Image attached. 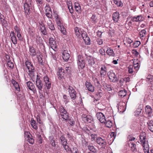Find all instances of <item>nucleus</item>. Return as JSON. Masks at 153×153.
<instances>
[{
    "instance_id": "1",
    "label": "nucleus",
    "mask_w": 153,
    "mask_h": 153,
    "mask_svg": "<svg viewBox=\"0 0 153 153\" xmlns=\"http://www.w3.org/2000/svg\"><path fill=\"white\" fill-rule=\"evenodd\" d=\"M25 65L28 70V74L33 82L35 81L36 78V85L38 91L40 92L43 87V84L40 79V77L35 74V68L33 64L28 61L25 62Z\"/></svg>"
},
{
    "instance_id": "2",
    "label": "nucleus",
    "mask_w": 153,
    "mask_h": 153,
    "mask_svg": "<svg viewBox=\"0 0 153 153\" xmlns=\"http://www.w3.org/2000/svg\"><path fill=\"white\" fill-rule=\"evenodd\" d=\"M32 2V0H26L24 5V10L25 12L29 14L30 13V9Z\"/></svg>"
},
{
    "instance_id": "3",
    "label": "nucleus",
    "mask_w": 153,
    "mask_h": 153,
    "mask_svg": "<svg viewBox=\"0 0 153 153\" xmlns=\"http://www.w3.org/2000/svg\"><path fill=\"white\" fill-rule=\"evenodd\" d=\"M77 63L79 68L83 69L85 67V58L82 55H79L77 56Z\"/></svg>"
},
{
    "instance_id": "4",
    "label": "nucleus",
    "mask_w": 153,
    "mask_h": 153,
    "mask_svg": "<svg viewBox=\"0 0 153 153\" xmlns=\"http://www.w3.org/2000/svg\"><path fill=\"white\" fill-rule=\"evenodd\" d=\"M59 111L62 118L65 121L67 120L68 117V114L63 106L60 107Z\"/></svg>"
},
{
    "instance_id": "5",
    "label": "nucleus",
    "mask_w": 153,
    "mask_h": 153,
    "mask_svg": "<svg viewBox=\"0 0 153 153\" xmlns=\"http://www.w3.org/2000/svg\"><path fill=\"white\" fill-rule=\"evenodd\" d=\"M60 140L62 145L63 146L64 149L66 152H69L70 150V148L67 145V140L64 136H62L60 137Z\"/></svg>"
},
{
    "instance_id": "6",
    "label": "nucleus",
    "mask_w": 153,
    "mask_h": 153,
    "mask_svg": "<svg viewBox=\"0 0 153 153\" xmlns=\"http://www.w3.org/2000/svg\"><path fill=\"white\" fill-rule=\"evenodd\" d=\"M97 143L101 146V148L104 149L106 146V142L105 139L101 137H98L96 140Z\"/></svg>"
},
{
    "instance_id": "7",
    "label": "nucleus",
    "mask_w": 153,
    "mask_h": 153,
    "mask_svg": "<svg viewBox=\"0 0 153 153\" xmlns=\"http://www.w3.org/2000/svg\"><path fill=\"white\" fill-rule=\"evenodd\" d=\"M68 89L71 97L73 100H74L76 97V91L73 87L71 86H69Z\"/></svg>"
},
{
    "instance_id": "8",
    "label": "nucleus",
    "mask_w": 153,
    "mask_h": 153,
    "mask_svg": "<svg viewBox=\"0 0 153 153\" xmlns=\"http://www.w3.org/2000/svg\"><path fill=\"white\" fill-rule=\"evenodd\" d=\"M49 44L51 48L54 52V54L55 53V49L57 48V46L56 44V41L54 40L53 38H51L49 39Z\"/></svg>"
},
{
    "instance_id": "9",
    "label": "nucleus",
    "mask_w": 153,
    "mask_h": 153,
    "mask_svg": "<svg viewBox=\"0 0 153 153\" xmlns=\"http://www.w3.org/2000/svg\"><path fill=\"white\" fill-rule=\"evenodd\" d=\"M45 14L46 16L48 18L51 19L52 17V13L49 4H47L45 7Z\"/></svg>"
},
{
    "instance_id": "10",
    "label": "nucleus",
    "mask_w": 153,
    "mask_h": 153,
    "mask_svg": "<svg viewBox=\"0 0 153 153\" xmlns=\"http://www.w3.org/2000/svg\"><path fill=\"white\" fill-rule=\"evenodd\" d=\"M96 116L97 118L101 123H105L106 120L105 115L103 113L101 112H98L96 114Z\"/></svg>"
},
{
    "instance_id": "11",
    "label": "nucleus",
    "mask_w": 153,
    "mask_h": 153,
    "mask_svg": "<svg viewBox=\"0 0 153 153\" xmlns=\"http://www.w3.org/2000/svg\"><path fill=\"white\" fill-rule=\"evenodd\" d=\"M144 17L142 15L135 16L131 18V20L130 21V23H131L132 22H139L142 21L144 20Z\"/></svg>"
},
{
    "instance_id": "12",
    "label": "nucleus",
    "mask_w": 153,
    "mask_h": 153,
    "mask_svg": "<svg viewBox=\"0 0 153 153\" xmlns=\"http://www.w3.org/2000/svg\"><path fill=\"white\" fill-rule=\"evenodd\" d=\"M108 75L111 81L115 82L117 81V78L114 73L109 71L108 73Z\"/></svg>"
},
{
    "instance_id": "13",
    "label": "nucleus",
    "mask_w": 153,
    "mask_h": 153,
    "mask_svg": "<svg viewBox=\"0 0 153 153\" xmlns=\"http://www.w3.org/2000/svg\"><path fill=\"white\" fill-rule=\"evenodd\" d=\"M145 111L148 117H150L152 114V109L151 107L149 105H146L145 108Z\"/></svg>"
},
{
    "instance_id": "14",
    "label": "nucleus",
    "mask_w": 153,
    "mask_h": 153,
    "mask_svg": "<svg viewBox=\"0 0 153 153\" xmlns=\"http://www.w3.org/2000/svg\"><path fill=\"white\" fill-rule=\"evenodd\" d=\"M39 30L44 35H46L47 34V32L44 24L42 22L39 23Z\"/></svg>"
},
{
    "instance_id": "15",
    "label": "nucleus",
    "mask_w": 153,
    "mask_h": 153,
    "mask_svg": "<svg viewBox=\"0 0 153 153\" xmlns=\"http://www.w3.org/2000/svg\"><path fill=\"white\" fill-rule=\"evenodd\" d=\"M43 79L44 82L47 89H50L51 86V82L49 80V78L47 76L44 77Z\"/></svg>"
},
{
    "instance_id": "16",
    "label": "nucleus",
    "mask_w": 153,
    "mask_h": 153,
    "mask_svg": "<svg viewBox=\"0 0 153 153\" xmlns=\"http://www.w3.org/2000/svg\"><path fill=\"white\" fill-rule=\"evenodd\" d=\"M82 117L83 121L85 123H91L93 119L91 116L90 115H87L85 114H83Z\"/></svg>"
},
{
    "instance_id": "17",
    "label": "nucleus",
    "mask_w": 153,
    "mask_h": 153,
    "mask_svg": "<svg viewBox=\"0 0 153 153\" xmlns=\"http://www.w3.org/2000/svg\"><path fill=\"white\" fill-rule=\"evenodd\" d=\"M62 58L65 61H67L70 57L69 54L67 50H64L62 52Z\"/></svg>"
},
{
    "instance_id": "18",
    "label": "nucleus",
    "mask_w": 153,
    "mask_h": 153,
    "mask_svg": "<svg viewBox=\"0 0 153 153\" xmlns=\"http://www.w3.org/2000/svg\"><path fill=\"white\" fill-rule=\"evenodd\" d=\"M85 85L88 90L91 92H93L94 91V87L91 83L86 82Z\"/></svg>"
},
{
    "instance_id": "19",
    "label": "nucleus",
    "mask_w": 153,
    "mask_h": 153,
    "mask_svg": "<svg viewBox=\"0 0 153 153\" xmlns=\"http://www.w3.org/2000/svg\"><path fill=\"white\" fill-rule=\"evenodd\" d=\"M107 68L105 65H102L100 68V74L101 77L104 76L106 74Z\"/></svg>"
},
{
    "instance_id": "20",
    "label": "nucleus",
    "mask_w": 153,
    "mask_h": 153,
    "mask_svg": "<svg viewBox=\"0 0 153 153\" xmlns=\"http://www.w3.org/2000/svg\"><path fill=\"white\" fill-rule=\"evenodd\" d=\"M27 85L28 88L30 90L33 91L34 93L36 92V89L35 88L34 85L30 81H29L27 82Z\"/></svg>"
},
{
    "instance_id": "21",
    "label": "nucleus",
    "mask_w": 153,
    "mask_h": 153,
    "mask_svg": "<svg viewBox=\"0 0 153 153\" xmlns=\"http://www.w3.org/2000/svg\"><path fill=\"white\" fill-rule=\"evenodd\" d=\"M88 65L90 67H93L95 64L94 58L93 57L89 56L87 58Z\"/></svg>"
},
{
    "instance_id": "22",
    "label": "nucleus",
    "mask_w": 153,
    "mask_h": 153,
    "mask_svg": "<svg viewBox=\"0 0 153 153\" xmlns=\"http://www.w3.org/2000/svg\"><path fill=\"white\" fill-rule=\"evenodd\" d=\"M142 144L145 153H150L149 152V147L148 142L146 141L143 143H141Z\"/></svg>"
},
{
    "instance_id": "23",
    "label": "nucleus",
    "mask_w": 153,
    "mask_h": 153,
    "mask_svg": "<svg viewBox=\"0 0 153 153\" xmlns=\"http://www.w3.org/2000/svg\"><path fill=\"white\" fill-rule=\"evenodd\" d=\"M10 36L11 37V40L13 43L14 45L17 44V39L14 32L12 31L10 33Z\"/></svg>"
},
{
    "instance_id": "24",
    "label": "nucleus",
    "mask_w": 153,
    "mask_h": 153,
    "mask_svg": "<svg viewBox=\"0 0 153 153\" xmlns=\"http://www.w3.org/2000/svg\"><path fill=\"white\" fill-rule=\"evenodd\" d=\"M25 134H27V140L28 142L30 144H32L34 143V140L32 137V136L30 135L29 132H26L25 133Z\"/></svg>"
},
{
    "instance_id": "25",
    "label": "nucleus",
    "mask_w": 153,
    "mask_h": 153,
    "mask_svg": "<svg viewBox=\"0 0 153 153\" xmlns=\"http://www.w3.org/2000/svg\"><path fill=\"white\" fill-rule=\"evenodd\" d=\"M57 75L58 76V78L59 79H62V78L63 77L64 75V70L63 69L61 68L59 69L58 70V71L57 73Z\"/></svg>"
},
{
    "instance_id": "26",
    "label": "nucleus",
    "mask_w": 153,
    "mask_h": 153,
    "mask_svg": "<svg viewBox=\"0 0 153 153\" xmlns=\"http://www.w3.org/2000/svg\"><path fill=\"white\" fill-rule=\"evenodd\" d=\"M146 133L144 132H142L140 134V139L141 143H143L146 142Z\"/></svg>"
},
{
    "instance_id": "27",
    "label": "nucleus",
    "mask_w": 153,
    "mask_h": 153,
    "mask_svg": "<svg viewBox=\"0 0 153 153\" xmlns=\"http://www.w3.org/2000/svg\"><path fill=\"white\" fill-rule=\"evenodd\" d=\"M119 14L118 12H116L113 14V19L115 22H118L119 18Z\"/></svg>"
},
{
    "instance_id": "28",
    "label": "nucleus",
    "mask_w": 153,
    "mask_h": 153,
    "mask_svg": "<svg viewBox=\"0 0 153 153\" xmlns=\"http://www.w3.org/2000/svg\"><path fill=\"white\" fill-rule=\"evenodd\" d=\"M83 30L79 28L76 27L74 28V31L76 36L78 38H80L81 34Z\"/></svg>"
},
{
    "instance_id": "29",
    "label": "nucleus",
    "mask_w": 153,
    "mask_h": 153,
    "mask_svg": "<svg viewBox=\"0 0 153 153\" xmlns=\"http://www.w3.org/2000/svg\"><path fill=\"white\" fill-rule=\"evenodd\" d=\"M88 149L90 151L94 153L96 152L97 151V149L92 144H90L88 146Z\"/></svg>"
},
{
    "instance_id": "30",
    "label": "nucleus",
    "mask_w": 153,
    "mask_h": 153,
    "mask_svg": "<svg viewBox=\"0 0 153 153\" xmlns=\"http://www.w3.org/2000/svg\"><path fill=\"white\" fill-rule=\"evenodd\" d=\"M93 80L94 81L95 86L98 88H100L101 85L98 79L96 77H93Z\"/></svg>"
},
{
    "instance_id": "31",
    "label": "nucleus",
    "mask_w": 153,
    "mask_h": 153,
    "mask_svg": "<svg viewBox=\"0 0 153 153\" xmlns=\"http://www.w3.org/2000/svg\"><path fill=\"white\" fill-rule=\"evenodd\" d=\"M0 14V19L1 22L2 24V25L3 26L6 27L7 25V22L5 20L4 16L2 15L1 13Z\"/></svg>"
},
{
    "instance_id": "32",
    "label": "nucleus",
    "mask_w": 153,
    "mask_h": 153,
    "mask_svg": "<svg viewBox=\"0 0 153 153\" xmlns=\"http://www.w3.org/2000/svg\"><path fill=\"white\" fill-rule=\"evenodd\" d=\"M106 53L108 55L111 56H114L115 55L113 50L108 47L107 48Z\"/></svg>"
},
{
    "instance_id": "33",
    "label": "nucleus",
    "mask_w": 153,
    "mask_h": 153,
    "mask_svg": "<svg viewBox=\"0 0 153 153\" xmlns=\"http://www.w3.org/2000/svg\"><path fill=\"white\" fill-rule=\"evenodd\" d=\"M127 94L126 91L124 89H122L120 91L118 92V95L121 98H123Z\"/></svg>"
},
{
    "instance_id": "34",
    "label": "nucleus",
    "mask_w": 153,
    "mask_h": 153,
    "mask_svg": "<svg viewBox=\"0 0 153 153\" xmlns=\"http://www.w3.org/2000/svg\"><path fill=\"white\" fill-rule=\"evenodd\" d=\"M90 21L92 23L95 24L98 22V19L97 16L95 15H93L91 18Z\"/></svg>"
},
{
    "instance_id": "35",
    "label": "nucleus",
    "mask_w": 153,
    "mask_h": 153,
    "mask_svg": "<svg viewBox=\"0 0 153 153\" xmlns=\"http://www.w3.org/2000/svg\"><path fill=\"white\" fill-rule=\"evenodd\" d=\"M30 124L31 126L35 130H37L38 129V126L35 120L33 119H31L30 122Z\"/></svg>"
},
{
    "instance_id": "36",
    "label": "nucleus",
    "mask_w": 153,
    "mask_h": 153,
    "mask_svg": "<svg viewBox=\"0 0 153 153\" xmlns=\"http://www.w3.org/2000/svg\"><path fill=\"white\" fill-rule=\"evenodd\" d=\"M75 8L76 11L77 13H79L81 11V7L78 3H75Z\"/></svg>"
},
{
    "instance_id": "37",
    "label": "nucleus",
    "mask_w": 153,
    "mask_h": 153,
    "mask_svg": "<svg viewBox=\"0 0 153 153\" xmlns=\"http://www.w3.org/2000/svg\"><path fill=\"white\" fill-rule=\"evenodd\" d=\"M12 83L13 84L16 89L17 91H19L20 88L18 83L14 80L12 81Z\"/></svg>"
},
{
    "instance_id": "38",
    "label": "nucleus",
    "mask_w": 153,
    "mask_h": 153,
    "mask_svg": "<svg viewBox=\"0 0 153 153\" xmlns=\"http://www.w3.org/2000/svg\"><path fill=\"white\" fill-rule=\"evenodd\" d=\"M67 5L68 6V8L69 9V11L72 14L74 12V10L73 9L72 6L71 2V1H69L67 3Z\"/></svg>"
},
{
    "instance_id": "39",
    "label": "nucleus",
    "mask_w": 153,
    "mask_h": 153,
    "mask_svg": "<svg viewBox=\"0 0 153 153\" xmlns=\"http://www.w3.org/2000/svg\"><path fill=\"white\" fill-rule=\"evenodd\" d=\"M146 31L145 29L142 30L140 32V38L143 39L146 36Z\"/></svg>"
},
{
    "instance_id": "40",
    "label": "nucleus",
    "mask_w": 153,
    "mask_h": 153,
    "mask_svg": "<svg viewBox=\"0 0 153 153\" xmlns=\"http://www.w3.org/2000/svg\"><path fill=\"white\" fill-rule=\"evenodd\" d=\"M67 120L68 121V123L71 126H73L75 124V122L73 118L71 117L68 118V117Z\"/></svg>"
},
{
    "instance_id": "41",
    "label": "nucleus",
    "mask_w": 153,
    "mask_h": 153,
    "mask_svg": "<svg viewBox=\"0 0 153 153\" xmlns=\"http://www.w3.org/2000/svg\"><path fill=\"white\" fill-rule=\"evenodd\" d=\"M128 71L129 73L133 74L136 71L133 68V66L132 65H130L128 67Z\"/></svg>"
},
{
    "instance_id": "42",
    "label": "nucleus",
    "mask_w": 153,
    "mask_h": 153,
    "mask_svg": "<svg viewBox=\"0 0 153 153\" xmlns=\"http://www.w3.org/2000/svg\"><path fill=\"white\" fill-rule=\"evenodd\" d=\"M114 2L118 7H122L123 6V4L120 0H114Z\"/></svg>"
},
{
    "instance_id": "43",
    "label": "nucleus",
    "mask_w": 153,
    "mask_h": 153,
    "mask_svg": "<svg viewBox=\"0 0 153 153\" xmlns=\"http://www.w3.org/2000/svg\"><path fill=\"white\" fill-rule=\"evenodd\" d=\"M63 100L64 103L66 105L69 102V97L66 95H64L63 96Z\"/></svg>"
},
{
    "instance_id": "44",
    "label": "nucleus",
    "mask_w": 153,
    "mask_h": 153,
    "mask_svg": "<svg viewBox=\"0 0 153 153\" xmlns=\"http://www.w3.org/2000/svg\"><path fill=\"white\" fill-rule=\"evenodd\" d=\"M30 52V54L32 56H35L36 54V53L35 51V50L34 48L33 47H30V48L29 49Z\"/></svg>"
},
{
    "instance_id": "45",
    "label": "nucleus",
    "mask_w": 153,
    "mask_h": 153,
    "mask_svg": "<svg viewBox=\"0 0 153 153\" xmlns=\"http://www.w3.org/2000/svg\"><path fill=\"white\" fill-rule=\"evenodd\" d=\"M58 28L60 30L61 33L64 35L66 34V31L65 28L64 27L63 25L58 27Z\"/></svg>"
},
{
    "instance_id": "46",
    "label": "nucleus",
    "mask_w": 153,
    "mask_h": 153,
    "mask_svg": "<svg viewBox=\"0 0 153 153\" xmlns=\"http://www.w3.org/2000/svg\"><path fill=\"white\" fill-rule=\"evenodd\" d=\"M85 43L87 45H90L91 44V40L90 38L88 36L87 37H85L84 39Z\"/></svg>"
},
{
    "instance_id": "47",
    "label": "nucleus",
    "mask_w": 153,
    "mask_h": 153,
    "mask_svg": "<svg viewBox=\"0 0 153 153\" xmlns=\"http://www.w3.org/2000/svg\"><path fill=\"white\" fill-rule=\"evenodd\" d=\"M105 125L108 128H111L112 126V122L109 120H106L105 122Z\"/></svg>"
},
{
    "instance_id": "48",
    "label": "nucleus",
    "mask_w": 153,
    "mask_h": 153,
    "mask_svg": "<svg viewBox=\"0 0 153 153\" xmlns=\"http://www.w3.org/2000/svg\"><path fill=\"white\" fill-rule=\"evenodd\" d=\"M56 24L58 27L60 26H61V25H63L62 23L61 22V20L60 18L59 19H56Z\"/></svg>"
},
{
    "instance_id": "49",
    "label": "nucleus",
    "mask_w": 153,
    "mask_h": 153,
    "mask_svg": "<svg viewBox=\"0 0 153 153\" xmlns=\"http://www.w3.org/2000/svg\"><path fill=\"white\" fill-rule=\"evenodd\" d=\"M103 87L105 90L109 91L112 90L111 86L109 85L105 84L103 85Z\"/></svg>"
},
{
    "instance_id": "50",
    "label": "nucleus",
    "mask_w": 153,
    "mask_h": 153,
    "mask_svg": "<svg viewBox=\"0 0 153 153\" xmlns=\"http://www.w3.org/2000/svg\"><path fill=\"white\" fill-rule=\"evenodd\" d=\"M7 62V65L8 67L10 68H12L14 67L13 63L9 60H8Z\"/></svg>"
},
{
    "instance_id": "51",
    "label": "nucleus",
    "mask_w": 153,
    "mask_h": 153,
    "mask_svg": "<svg viewBox=\"0 0 153 153\" xmlns=\"http://www.w3.org/2000/svg\"><path fill=\"white\" fill-rule=\"evenodd\" d=\"M69 151L71 152V153H79L78 150L76 147H74L72 149H70Z\"/></svg>"
},
{
    "instance_id": "52",
    "label": "nucleus",
    "mask_w": 153,
    "mask_h": 153,
    "mask_svg": "<svg viewBox=\"0 0 153 153\" xmlns=\"http://www.w3.org/2000/svg\"><path fill=\"white\" fill-rule=\"evenodd\" d=\"M90 136L91 137V139L92 141L95 140L96 139H97V135L94 134H91Z\"/></svg>"
},
{
    "instance_id": "53",
    "label": "nucleus",
    "mask_w": 153,
    "mask_h": 153,
    "mask_svg": "<svg viewBox=\"0 0 153 153\" xmlns=\"http://www.w3.org/2000/svg\"><path fill=\"white\" fill-rule=\"evenodd\" d=\"M140 42L139 41H137L134 42L133 44V46L134 48L137 47L140 44Z\"/></svg>"
},
{
    "instance_id": "54",
    "label": "nucleus",
    "mask_w": 153,
    "mask_h": 153,
    "mask_svg": "<svg viewBox=\"0 0 153 153\" xmlns=\"http://www.w3.org/2000/svg\"><path fill=\"white\" fill-rule=\"evenodd\" d=\"M81 35L83 39H84L85 37L88 36L86 32L83 30L82 31Z\"/></svg>"
},
{
    "instance_id": "55",
    "label": "nucleus",
    "mask_w": 153,
    "mask_h": 153,
    "mask_svg": "<svg viewBox=\"0 0 153 153\" xmlns=\"http://www.w3.org/2000/svg\"><path fill=\"white\" fill-rule=\"evenodd\" d=\"M131 53L135 56H137L139 55L138 52L135 50H133L131 51Z\"/></svg>"
},
{
    "instance_id": "56",
    "label": "nucleus",
    "mask_w": 153,
    "mask_h": 153,
    "mask_svg": "<svg viewBox=\"0 0 153 153\" xmlns=\"http://www.w3.org/2000/svg\"><path fill=\"white\" fill-rule=\"evenodd\" d=\"M96 42L98 45H101L102 44L103 41L102 40L100 39H97L96 40Z\"/></svg>"
},
{
    "instance_id": "57",
    "label": "nucleus",
    "mask_w": 153,
    "mask_h": 153,
    "mask_svg": "<svg viewBox=\"0 0 153 153\" xmlns=\"http://www.w3.org/2000/svg\"><path fill=\"white\" fill-rule=\"evenodd\" d=\"M134 69L136 71H137L138 70L139 68V63L138 62H137V63H135V65H134Z\"/></svg>"
},
{
    "instance_id": "58",
    "label": "nucleus",
    "mask_w": 153,
    "mask_h": 153,
    "mask_svg": "<svg viewBox=\"0 0 153 153\" xmlns=\"http://www.w3.org/2000/svg\"><path fill=\"white\" fill-rule=\"evenodd\" d=\"M42 55H39L37 56V59L39 62L41 64H42Z\"/></svg>"
},
{
    "instance_id": "59",
    "label": "nucleus",
    "mask_w": 153,
    "mask_h": 153,
    "mask_svg": "<svg viewBox=\"0 0 153 153\" xmlns=\"http://www.w3.org/2000/svg\"><path fill=\"white\" fill-rule=\"evenodd\" d=\"M99 52L100 54L102 55H105V51L104 49L103 48H101L99 51Z\"/></svg>"
},
{
    "instance_id": "60",
    "label": "nucleus",
    "mask_w": 153,
    "mask_h": 153,
    "mask_svg": "<svg viewBox=\"0 0 153 153\" xmlns=\"http://www.w3.org/2000/svg\"><path fill=\"white\" fill-rule=\"evenodd\" d=\"M43 0H35L36 4L39 5L42 4H43Z\"/></svg>"
},
{
    "instance_id": "61",
    "label": "nucleus",
    "mask_w": 153,
    "mask_h": 153,
    "mask_svg": "<svg viewBox=\"0 0 153 153\" xmlns=\"http://www.w3.org/2000/svg\"><path fill=\"white\" fill-rule=\"evenodd\" d=\"M48 27L51 30H55L54 25L53 24L51 25H49Z\"/></svg>"
},
{
    "instance_id": "62",
    "label": "nucleus",
    "mask_w": 153,
    "mask_h": 153,
    "mask_svg": "<svg viewBox=\"0 0 153 153\" xmlns=\"http://www.w3.org/2000/svg\"><path fill=\"white\" fill-rule=\"evenodd\" d=\"M46 0L47 2H48V4H49V5H53L54 0Z\"/></svg>"
},
{
    "instance_id": "63",
    "label": "nucleus",
    "mask_w": 153,
    "mask_h": 153,
    "mask_svg": "<svg viewBox=\"0 0 153 153\" xmlns=\"http://www.w3.org/2000/svg\"><path fill=\"white\" fill-rule=\"evenodd\" d=\"M39 93V97L41 99H43L44 98V96L43 95V93L42 92V90L40 92L38 91Z\"/></svg>"
},
{
    "instance_id": "64",
    "label": "nucleus",
    "mask_w": 153,
    "mask_h": 153,
    "mask_svg": "<svg viewBox=\"0 0 153 153\" xmlns=\"http://www.w3.org/2000/svg\"><path fill=\"white\" fill-rule=\"evenodd\" d=\"M148 127L153 125V120H149L147 123Z\"/></svg>"
}]
</instances>
